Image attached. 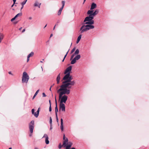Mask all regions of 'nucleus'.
<instances>
[{
    "mask_svg": "<svg viewBox=\"0 0 149 149\" xmlns=\"http://www.w3.org/2000/svg\"><path fill=\"white\" fill-rule=\"evenodd\" d=\"M72 79L71 76L70 75L68 79L62 82L63 84L60 86V88L57 91V93L61 91L60 93V97L64 94L68 95L70 93V89L75 84L74 81H71Z\"/></svg>",
    "mask_w": 149,
    "mask_h": 149,
    "instance_id": "obj_1",
    "label": "nucleus"
},
{
    "mask_svg": "<svg viewBox=\"0 0 149 149\" xmlns=\"http://www.w3.org/2000/svg\"><path fill=\"white\" fill-rule=\"evenodd\" d=\"M29 78V76L27 73L26 72H24L22 78V83H27L28 82Z\"/></svg>",
    "mask_w": 149,
    "mask_h": 149,
    "instance_id": "obj_2",
    "label": "nucleus"
},
{
    "mask_svg": "<svg viewBox=\"0 0 149 149\" xmlns=\"http://www.w3.org/2000/svg\"><path fill=\"white\" fill-rule=\"evenodd\" d=\"M61 92V91H60L58 93H59V98L60 99H61L60 103H65L66 102L68 99V96L66 95H65V94H64L63 95V96L62 95L61 97H60V93Z\"/></svg>",
    "mask_w": 149,
    "mask_h": 149,
    "instance_id": "obj_3",
    "label": "nucleus"
},
{
    "mask_svg": "<svg viewBox=\"0 0 149 149\" xmlns=\"http://www.w3.org/2000/svg\"><path fill=\"white\" fill-rule=\"evenodd\" d=\"M34 120H32L29 124V129L31 134H30V136H32V133L33 132V130L34 127Z\"/></svg>",
    "mask_w": 149,
    "mask_h": 149,
    "instance_id": "obj_4",
    "label": "nucleus"
},
{
    "mask_svg": "<svg viewBox=\"0 0 149 149\" xmlns=\"http://www.w3.org/2000/svg\"><path fill=\"white\" fill-rule=\"evenodd\" d=\"M99 12L98 9H96L94 12L93 10H88L87 12V14H91L94 17Z\"/></svg>",
    "mask_w": 149,
    "mask_h": 149,
    "instance_id": "obj_5",
    "label": "nucleus"
},
{
    "mask_svg": "<svg viewBox=\"0 0 149 149\" xmlns=\"http://www.w3.org/2000/svg\"><path fill=\"white\" fill-rule=\"evenodd\" d=\"M81 58V56L79 54L77 55L72 60L71 62V64H74L76 62V61L79 60Z\"/></svg>",
    "mask_w": 149,
    "mask_h": 149,
    "instance_id": "obj_6",
    "label": "nucleus"
},
{
    "mask_svg": "<svg viewBox=\"0 0 149 149\" xmlns=\"http://www.w3.org/2000/svg\"><path fill=\"white\" fill-rule=\"evenodd\" d=\"M87 14L89 15V16H88L86 17L85 18L84 20V22H85L87 21H89L92 20L94 18V17L91 14Z\"/></svg>",
    "mask_w": 149,
    "mask_h": 149,
    "instance_id": "obj_7",
    "label": "nucleus"
},
{
    "mask_svg": "<svg viewBox=\"0 0 149 149\" xmlns=\"http://www.w3.org/2000/svg\"><path fill=\"white\" fill-rule=\"evenodd\" d=\"M65 2V1H62V6L60 8L57 14L58 15H60L61 14L62 11L64 6Z\"/></svg>",
    "mask_w": 149,
    "mask_h": 149,
    "instance_id": "obj_8",
    "label": "nucleus"
},
{
    "mask_svg": "<svg viewBox=\"0 0 149 149\" xmlns=\"http://www.w3.org/2000/svg\"><path fill=\"white\" fill-rule=\"evenodd\" d=\"M85 26L86 25H83L80 28V31H81V33H82L85 31H88L87 28L86 27H85Z\"/></svg>",
    "mask_w": 149,
    "mask_h": 149,
    "instance_id": "obj_9",
    "label": "nucleus"
},
{
    "mask_svg": "<svg viewBox=\"0 0 149 149\" xmlns=\"http://www.w3.org/2000/svg\"><path fill=\"white\" fill-rule=\"evenodd\" d=\"M65 105L63 103H61L60 104V110L59 111H60V110H61L62 111H65Z\"/></svg>",
    "mask_w": 149,
    "mask_h": 149,
    "instance_id": "obj_10",
    "label": "nucleus"
},
{
    "mask_svg": "<svg viewBox=\"0 0 149 149\" xmlns=\"http://www.w3.org/2000/svg\"><path fill=\"white\" fill-rule=\"evenodd\" d=\"M65 74H66L63 78L62 80H63L64 81L67 80V79H68L70 74V72H68V73Z\"/></svg>",
    "mask_w": 149,
    "mask_h": 149,
    "instance_id": "obj_11",
    "label": "nucleus"
},
{
    "mask_svg": "<svg viewBox=\"0 0 149 149\" xmlns=\"http://www.w3.org/2000/svg\"><path fill=\"white\" fill-rule=\"evenodd\" d=\"M44 137H45V141L46 143L47 144H48L49 143V141L48 140L49 138L47 135L46 134H44L43 137V138Z\"/></svg>",
    "mask_w": 149,
    "mask_h": 149,
    "instance_id": "obj_12",
    "label": "nucleus"
},
{
    "mask_svg": "<svg viewBox=\"0 0 149 149\" xmlns=\"http://www.w3.org/2000/svg\"><path fill=\"white\" fill-rule=\"evenodd\" d=\"M72 67L71 66H70L67 68L64 72V74H66L68 72H70V71L72 70Z\"/></svg>",
    "mask_w": 149,
    "mask_h": 149,
    "instance_id": "obj_13",
    "label": "nucleus"
},
{
    "mask_svg": "<svg viewBox=\"0 0 149 149\" xmlns=\"http://www.w3.org/2000/svg\"><path fill=\"white\" fill-rule=\"evenodd\" d=\"M41 5V3H39L38 1H35L33 6L34 7H38V8H40Z\"/></svg>",
    "mask_w": 149,
    "mask_h": 149,
    "instance_id": "obj_14",
    "label": "nucleus"
},
{
    "mask_svg": "<svg viewBox=\"0 0 149 149\" xmlns=\"http://www.w3.org/2000/svg\"><path fill=\"white\" fill-rule=\"evenodd\" d=\"M85 27H86L88 30H89V29H94V26L93 25H86Z\"/></svg>",
    "mask_w": 149,
    "mask_h": 149,
    "instance_id": "obj_15",
    "label": "nucleus"
},
{
    "mask_svg": "<svg viewBox=\"0 0 149 149\" xmlns=\"http://www.w3.org/2000/svg\"><path fill=\"white\" fill-rule=\"evenodd\" d=\"M97 7V5L96 3H93L91 6L90 10H93V9L96 8Z\"/></svg>",
    "mask_w": 149,
    "mask_h": 149,
    "instance_id": "obj_16",
    "label": "nucleus"
},
{
    "mask_svg": "<svg viewBox=\"0 0 149 149\" xmlns=\"http://www.w3.org/2000/svg\"><path fill=\"white\" fill-rule=\"evenodd\" d=\"M60 73H59L58 75L57 76V77L56 78V81H57V84H59L60 83Z\"/></svg>",
    "mask_w": 149,
    "mask_h": 149,
    "instance_id": "obj_17",
    "label": "nucleus"
},
{
    "mask_svg": "<svg viewBox=\"0 0 149 149\" xmlns=\"http://www.w3.org/2000/svg\"><path fill=\"white\" fill-rule=\"evenodd\" d=\"M61 129L62 131H63V120L62 118L61 119Z\"/></svg>",
    "mask_w": 149,
    "mask_h": 149,
    "instance_id": "obj_18",
    "label": "nucleus"
},
{
    "mask_svg": "<svg viewBox=\"0 0 149 149\" xmlns=\"http://www.w3.org/2000/svg\"><path fill=\"white\" fill-rule=\"evenodd\" d=\"M72 145V143L69 142L68 145L66 147V149H69Z\"/></svg>",
    "mask_w": 149,
    "mask_h": 149,
    "instance_id": "obj_19",
    "label": "nucleus"
},
{
    "mask_svg": "<svg viewBox=\"0 0 149 149\" xmlns=\"http://www.w3.org/2000/svg\"><path fill=\"white\" fill-rule=\"evenodd\" d=\"M64 141L63 142V146H66V145L68 141V139L67 138H66L64 140Z\"/></svg>",
    "mask_w": 149,
    "mask_h": 149,
    "instance_id": "obj_20",
    "label": "nucleus"
},
{
    "mask_svg": "<svg viewBox=\"0 0 149 149\" xmlns=\"http://www.w3.org/2000/svg\"><path fill=\"white\" fill-rule=\"evenodd\" d=\"M81 36H82L80 34L78 37L77 38V40L76 41L77 43H78L79 42V41L80 40L81 38Z\"/></svg>",
    "mask_w": 149,
    "mask_h": 149,
    "instance_id": "obj_21",
    "label": "nucleus"
},
{
    "mask_svg": "<svg viewBox=\"0 0 149 149\" xmlns=\"http://www.w3.org/2000/svg\"><path fill=\"white\" fill-rule=\"evenodd\" d=\"M56 107L55 108V112L56 115H57V112H58V109L57 108V105H56Z\"/></svg>",
    "mask_w": 149,
    "mask_h": 149,
    "instance_id": "obj_22",
    "label": "nucleus"
},
{
    "mask_svg": "<svg viewBox=\"0 0 149 149\" xmlns=\"http://www.w3.org/2000/svg\"><path fill=\"white\" fill-rule=\"evenodd\" d=\"M39 90H38L37 91H36V92L35 93L34 95L33 96V98H32L33 99L35 98V97L37 95V94L39 92Z\"/></svg>",
    "mask_w": 149,
    "mask_h": 149,
    "instance_id": "obj_23",
    "label": "nucleus"
},
{
    "mask_svg": "<svg viewBox=\"0 0 149 149\" xmlns=\"http://www.w3.org/2000/svg\"><path fill=\"white\" fill-rule=\"evenodd\" d=\"M34 54V53L33 52H31L30 53L28 56H27L30 57H31Z\"/></svg>",
    "mask_w": 149,
    "mask_h": 149,
    "instance_id": "obj_24",
    "label": "nucleus"
},
{
    "mask_svg": "<svg viewBox=\"0 0 149 149\" xmlns=\"http://www.w3.org/2000/svg\"><path fill=\"white\" fill-rule=\"evenodd\" d=\"M27 0H24L23 2L21 3V4L23 7H24V5L25 4Z\"/></svg>",
    "mask_w": 149,
    "mask_h": 149,
    "instance_id": "obj_25",
    "label": "nucleus"
},
{
    "mask_svg": "<svg viewBox=\"0 0 149 149\" xmlns=\"http://www.w3.org/2000/svg\"><path fill=\"white\" fill-rule=\"evenodd\" d=\"M22 15V13H20L17 14L15 17V18H16L18 17L21 16Z\"/></svg>",
    "mask_w": 149,
    "mask_h": 149,
    "instance_id": "obj_26",
    "label": "nucleus"
},
{
    "mask_svg": "<svg viewBox=\"0 0 149 149\" xmlns=\"http://www.w3.org/2000/svg\"><path fill=\"white\" fill-rule=\"evenodd\" d=\"M94 21L93 20H92L89 21V25H91L94 24Z\"/></svg>",
    "mask_w": 149,
    "mask_h": 149,
    "instance_id": "obj_27",
    "label": "nucleus"
},
{
    "mask_svg": "<svg viewBox=\"0 0 149 149\" xmlns=\"http://www.w3.org/2000/svg\"><path fill=\"white\" fill-rule=\"evenodd\" d=\"M79 53V50L78 49H77L74 52L75 54L76 55H78V54Z\"/></svg>",
    "mask_w": 149,
    "mask_h": 149,
    "instance_id": "obj_28",
    "label": "nucleus"
},
{
    "mask_svg": "<svg viewBox=\"0 0 149 149\" xmlns=\"http://www.w3.org/2000/svg\"><path fill=\"white\" fill-rule=\"evenodd\" d=\"M3 35L2 34L0 35V43H1V40L3 38Z\"/></svg>",
    "mask_w": 149,
    "mask_h": 149,
    "instance_id": "obj_29",
    "label": "nucleus"
},
{
    "mask_svg": "<svg viewBox=\"0 0 149 149\" xmlns=\"http://www.w3.org/2000/svg\"><path fill=\"white\" fill-rule=\"evenodd\" d=\"M52 118L51 117H49V123L50 125H52Z\"/></svg>",
    "mask_w": 149,
    "mask_h": 149,
    "instance_id": "obj_30",
    "label": "nucleus"
},
{
    "mask_svg": "<svg viewBox=\"0 0 149 149\" xmlns=\"http://www.w3.org/2000/svg\"><path fill=\"white\" fill-rule=\"evenodd\" d=\"M75 55H76V54H75L74 53V54H72L71 56V58H70V60H71L74 57V56Z\"/></svg>",
    "mask_w": 149,
    "mask_h": 149,
    "instance_id": "obj_31",
    "label": "nucleus"
},
{
    "mask_svg": "<svg viewBox=\"0 0 149 149\" xmlns=\"http://www.w3.org/2000/svg\"><path fill=\"white\" fill-rule=\"evenodd\" d=\"M75 49V47H74V48H73L71 51V52L70 53L71 54L73 53Z\"/></svg>",
    "mask_w": 149,
    "mask_h": 149,
    "instance_id": "obj_32",
    "label": "nucleus"
},
{
    "mask_svg": "<svg viewBox=\"0 0 149 149\" xmlns=\"http://www.w3.org/2000/svg\"><path fill=\"white\" fill-rule=\"evenodd\" d=\"M34 116H35V117H36V118H37L38 116H37V113L36 112H35L34 113Z\"/></svg>",
    "mask_w": 149,
    "mask_h": 149,
    "instance_id": "obj_33",
    "label": "nucleus"
},
{
    "mask_svg": "<svg viewBox=\"0 0 149 149\" xmlns=\"http://www.w3.org/2000/svg\"><path fill=\"white\" fill-rule=\"evenodd\" d=\"M39 108H38V109L37 110V111L36 112L37 113V116H38V115H39Z\"/></svg>",
    "mask_w": 149,
    "mask_h": 149,
    "instance_id": "obj_34",
    "label": "nucleus"
},
{
    "mask_svg": "<svg viewBox=\"0 0 149 149\" xmlns=\"http://www.w3.org/2000/svg\"><path fill=\"white\" fill-rule=\"evenodd\" d=\"M16 18H15V17H14L13 18H12L11 20V22H13V21L14 20H15V19H16Z\"/></svg>",
    "mask_w": 149,
    "mask_h": 149,
    "instance_id": "obj_35",
    "label": "nucleus"
},
{
    "mask_svg": "<svg viewBox=\"0 0 149 149\" xmlns=\"http://www.w3.org/2000/svg\"><path fill=\"white\" fill-rule=\"evenodd\" d=\"M35 110L34 109H32L31 110V112L32 114H34V112Z\"/></svg>",
    "mask_w": 149,
    "mask_h": 149,
    "instance_id": "obj_36",
    "label": "nucleus"
},
{
    "mask_svg": "<svg viewBox=\"0 0 149 149\" xmlns=\"http://www.w3.org/2000/svg\"><path fill=\"white\" fill-rule=\"evenodd\" d=\"M56 120L58 122V117L57 115H56Z\"/></svg>",
    "mask_w": 149,
    "mask_h": 149,
    "instance_id": "obj_37",
    "label": "nucleus"
},
{
    "mask_svg": "<svg viewBox=\"0 0 149 149\" xmlns=\"http://www.w3.org/2000/svg\"><path fill=\"white\" fill-rule=\"evenodd\" d=\"M49 111H52V108L51 105H50L49 106Z\"/></svg>",
    "mask_w": 149,
    "mask_h": 149,
    "instance_id": "obj_38",
    "label": "nucleus"
},
{
    "mask_svg": "<svg viewBox=\"0 0 149 149\" xmlns=\"http://www.w3.org/2000/svg\"><path fill=\"white\" fill-rule=\"evenodd\" d=\"M61 147H62V146L61 145V143H60L59 144V145L58 146V148H59L60 149L61 148Z\"/></svg>",
    "mask_w": 149,
    "mask_h": 149,
    "instance_id": "obj_39",
    "label": "nucleus"
},
{
    "mask_svg": "<svg viewBox=\"0 0 149 149\" xmlns=\"http://www.w3.org/2000/svg\"><path fill=\"white\" fill-rule=\"evenodd\" d=\"M69 50L68 51V52H67L66 54L64 56V59H65V57H66V56H67V54H68V52H69Z\"/></svg>",
    "mask_w": 149,
    "mask_h": 149,
    "instance_id": "obj_40",
    "label": "nucleus"
},
{
    "mask_svg": "<svg viewBox=\"0 0 149 149\" xmlns=\"http://www.w3.org/2000/svg\"><path fill=\"white\" fill-rule=\"evenodd\" d=\"M42 95L43 97H45L46 96V95L44 93H42Z\"/></svg>",
    "mask_w": 149,
    "mask_h": 149,
    "instance_id": "obj_41",
    "label": "nucleus"
},
{
    "mask_svg": "<svg viewBox=\"0 0 149 149\" xmlns=\"http://www.w3.org/2000/svg\"><path fill=\"white\" fill-rule=\"evenodd\" d=\"M29 57L27 56V62H28L29 61Z\"/></svg>",
    "mask_w": 149,
    "mask_h": 149,
    "instance_id": "obj_42",
    "label": "nucleus"
},
{
    "mask_svg": "<svg viewBox=\"0 0 149 149\" xmlns=\"http://www.w3.org/2000/svg\"><path fill=\"white\" fill-rule=\"evenodd\" d=\"M55 102L56 103V105H57V101L56 98V96H55Z\"/></svg>",
    "mask_w": 149,
    "mask_h": 149,
    "instance_id": "obj_43",
    "label": "nucleus"
},
{
    "mask_svg": "<svg viewBox=\"0 0 149 149\" xmlns=\"http://www.w3.org/2000/svg\"><path fill=\"white\" fill-rule=\"evenodd\" d=\"M66 138H65V135L64 134H63V139L64 140H65V139Z\"/></svg>",
    "mask_w": 149,
    "mask_h": 149,
    "instance_id": "obj_44",
    "label": "nucleus"
},
{
    "mask_svg": "<svg viewBox=\"0 0 149 149\" xmlns=\"http://www.w3.org/2000/svg\"><path fill=\"white\" fill-rule=\"evenodd\" d=\"M84 24H88L89 25V21H88L87 22H86L84 23Z\"/></svg>",
    "mask_w": 149,
    "mask_h": 149,
    "instance_id": "obj_45",
    "label": "nucleus"
},
{
    "mask_svg": "<svg viewBox=\"0 0 149 149\" xmlns=\"http://www.w3.org/2000/svg\"><path fill=\"white\" fill-rule=\"evenodd\" d=\"M8 73L9 74H11V75H13V74L11 72H8Z\"/></svg>",
    "mask_w": 149,
    "mask_h": 149,
    "instance_id": "obj_46",
    "label": "nucleus"
},
{
    "mask_svg": "<svg viewBox=\"0 0 149 149\" xmlns=\"http://www.w3.org/2000/svg\"><path fill=\"white\" fill-rule=\"evenodd\" d=\"M25 31V29H23L22 31V33L24 32Z\"/></svg>",
    "mask_w": 149,
    "mask_h": 149,
    "instance_id": "obj_47",
    "label": "nucleus"
},
{
    "mask_svg": "<svg viewBox=\"0 0 149 149\" xmlns=\"http://www.w3.org/2000/svg\"><path fill=\"white\" fill-rule=\"evenodd\" d=\"M52 124L50 125V130H51L52 129Z\"/></svg>",
    "mask_w": 149,
    "mask_h": 149,
    "instance_id": "obj_48",
    "label": "nucleus"
},
{
    "mask_svg": "<svg viewBox=\"0 0 149 149\" xmlns=\"http://www.w3.org/2000/svg\"><path fill=\"white\" fill-rule=\"evenodd\" d=\"M13 1L14 2V4H15L16 1V0H13Z\"/></svg>",
    "mask_w": 149,
    "mask_h": 149,
    "instance_id": "obj_49",
    "label": "nucleus"
},
{
    "mask_svg": "<svg viewBox=\"0 0 149 149\" xmlns=\"http://www.w3.org/2000/svg\"><path fill=\"white\" fill-rule=\"evenodd\" d=\"M29 19L30 20H31L32 19V17H29Z\"/></svg>",
    "mask_w": 149,
    "mask_h": 149,
    "instance_id": "obj_50",
    "label": "nucleus"
},
{
    "mask_svg": "<svg viewBox=\"0 0 149 149\" xmlns=\"http://www.w3.org/2000/svg\"><path fill=\"white\" fill-rule=\"evenodd\" d=\"M52 88V86H51L50 88H49V91H51V88Z\"/></svg>",
    "mask_w": 149,
    "mask_h": 149,
    "instance_id": "obj_51",
    "label": "nucleus"
},
{
    "mask_svg": "<svg viewBox=\"0 0 149 149\" xmlns=\"http://www.w3.org/2000/svg\"><path fill=\"white\" fill-rule=\"evenodd\" d=\"M49 104H50V105H51V101L50 100H49Z\"/></svg>",
    "mask_w": 149,
    "mask_h": 149,
    "instance_id": "obj_52",
    "label": "nucleus"
},
{
    "mask_svg": "<svg viewBox=\"0 0 149 149\" xmlns=\"http://www.w3.org/2000/svg\"><path fill=\"white\" fill-rule=\"evenodd\" d=\"M52 36H53V34L52 33V34H51L50 35V38H51V37H52Z\"/></svg>",
    "mask_w": 149,
    "mask_h": 149,
    "instance_id": "obj_53",
    "label": "nucleus"
},
{
    "mask_svg": "<svg viewBox=\"0 0 149 149\" xmlns=\"http://www.w3.org/2000/svg\"><path fill=\"white\" fill-rule=\"evenodd\" d=\"M86 0H84V2L83 3V4H84V3H85V2L86 1Z\"/></svg>",
    "mask_w": 149,
    "mask_h": 149,
    "instance_id": "obj_54",
    "label": "nucleus"
},
{
    "mask_svg": "<svg viewBox=\"0 0 149 149\" xmlns=\"http://www.w3.org/2000/svg\"><path fill=\"white\" fill-rule=\"evenodd\" d=\"M22 27H21L19 29V30H21V29H22Z\"/></svg>",
    "mask_w": 149,
    "mask_h": 149,
    "instance_id": "obj_55",
    "label": "nucleus"
},
{
    "mask_svg": "<svg viewBox=\"0 0 149 149\" xmlns=\"http://www.w3.org/2000/svg\"><path fill=\"white\" fill-rule=\"evenodd\" d=\"M24 7H23V6H22V7H21V10H22V9Z\"/></svg>",
    "mask_w": 149,
    "mask_h": 149,
    "instance_id": "obj_56",
    "label": "nucleus"
},
{
    "mask_svg": "<svg viewBox=\"0 0 149 149\" xmlns=\"http://www.w3.org/2000/svg\"><path fill=\"white\" fill-rule=\"evenodd\" d=\"M71 149H76L75 148H74V147H73V148H72Z\"/></svg>",
    "mask_w": 149,
    "mask_h": 149,
    "instance_id": "obj_57",
    "label": "nucleus"
},
{
    "mask_svg": "<svg viewBox=\"0 0 149 149\" xmlns=\"http://www.w3.org/2000/svg\"><path fill=\"white\" fill-rule=\"evenodd\" d=\"M14 3H13V5H12V6H11V7H13V6H14Z\"/></svg>",
    "mask_w": 149,
    "mask_h": 149,
    "instance_id": "obj_58",
    "label": "nucleus"
},
{
    "mask_svg": "<svg viewBox=\"0 0 149 149\" xmlns=\"http://www.w3.org/2000/svg\"><path fill=\"white\" fill-rule=\"evenodd\" d=\"M47 24H46V25L45 26V27H44V28H45L46 26H47Z\"/></svg>",
    "mask_w": 149,
    "mask_h": 149,
    "instance_id": "obj_59",
    "label": "nucleus"
},
{
    "mask_svg": "<svg viewBox=\"0 0 149 149\" xmlns=\"http://www.w3.org/2000/svg\"><path fill=\"white\" fill-rule=\"evenodd\" d=\"M55 26H56V25L55 26H54V28H53V30H54L55 29Z\"/></svg>",
    "mask_w": 149,
    "mask_h": 149,
    "instance_id": "obj_60",
    "label": "nucleus"
},
{
    "mask_svg": "<svg viewBox=\"0 0 149 149\" xmlns=\"http://www.w3.org/2000/svg\"><path fill=\"white\" fill-rule=\"evenodd\" d=\"M59 88V86H57V87H56V89H57L58 88Z\"/></svg>",
    "mask_w": 149,
    "mask_h": 149,
    "instance_id": "obj_61",
    "label": "nucleus"
},
{
    "mask_svg": "<svg viewBox=\"0 0 149 149\" xmlns=\"http://www.w3.org/2000/svg\"><path fill=\"white\" fill-rule=\"evenodd\" d=\"M17 22H14V24H17Z\"/></svg>",
    "mask_w": 149,
    "mask_h": 149,
    "instance_id": "obj_62",
    "label": "nucleus"
},
{
    "mask_svg": "<svg viewBox=\"0 0 149 149\" xmlns=\"http://www.w3.org/2000/svg\"><path fill=\"white\" fill-rule=\"evenodd\" d=\"M54 84H53L52 86H52H52L54 85Z\"/></svg>",
    "mask_w": 149,
    "mask_h": 149,
    "instance_id": "obj_63",
    "label": "nucleus"
},
{
    "mask_svg": "<svg viewBox=\"0 0 149 149\" xmlns=\"http://www.w3.org/2000/svg\"><path fill=\"white\" fill-rule=\"evenodd\" d=\"M12 149V148H9V149Z\"/></svg>",
    "mask_w": 149,
    "mask_h": 149,
    "instance_id": "obj_64",
    "label": "nucleus"
}]
</instances>
